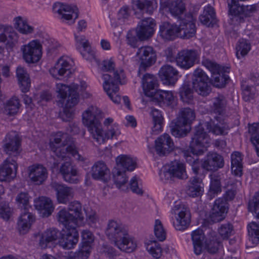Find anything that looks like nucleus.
Returning a JSON list of instances; mask_svg holds the SVG:
<instances>
[{
  "label": "nucleus",
  "instance_id": "obj_41",
  "mask_svg": "<svg viewBox=\"0 0 259 259\" xmlns=\"http://www.w3.org/2000/svg\"><path fill=\"white\" fill-rule=\"evenodd\" d=\"M17 77L21 91L26 93L30 87V80L26 70L22 67H18L16 70Z\"/></svg>",
  "mask_w": 259,
  "mask_h": 259
},
{
  "label": "nucleus",
  "instance_id": "obj_8",
  "mask_svg": "<svg viewBox=\"0 0 259 259\" xmlns=\"http://www.w3.org/2000/svg\"><path fill=\"white\" fill-rule=\"evenodd\" d=\"M74 61L71 57L63 56L50 69V73L53 77L58 79H61L63 76L68 77L74 72Z\"/></svg>",
  "mask_w": 259,
  "mask_h": 259
},
{
  "label": "nucleus",
  "instance_id": "obj_51",
  "mask_svg": "<svg viewBox=\"0 0 259 259\" xmlns=\"http://www.w3.org/2000/svg\"><path fill=\"white\" fill-rule=\"evenodd\" d=\"M248 232L249 240L253 244L259 243V224L252 222L248 225Z\"/></svg>",
  "mask_w": 259,
  "mask_h": 259
},
{
  "label": "nucleus",
  "instance_id": "obj_28",
  "mask_svg": "<svg viewBox=\"0 0 259 259\" xmlns=\"http://www.w3.org/2000/svg\"><path fill=\"white\" fill-rule=\"evenodd\" d=\"M61 232L56 229H49L40 235L39 244L42 249L55 246L59 240Z\"/></svg>",
  "mask_w": 259,
  "mask_h": 259
},
{
  "label": "nucleus",
  "instance_id": "obj_5",
  "mask_svg": "<svg viewBox=\"0 0 259 259\" xmlns=\"http://www.w3.org/2000/svg\"><path fill=\"white\" fill-rule=\"evenodd\" d=\"M68 210L65 208L61 209L58 213V221L65 227L72 224L75 226L81 227L84 225L85 221L82 213V206L77 201L71 202L68 205Z\"/></svg>",
  "mask_w": 259,
  "mask_h": 259
},
{
  "label": "nucleus",
  "instance_id": "obj_21",
  "mask_svg": "<svg viewBox=\"0 0 259 259\" xmlns=\"http://www.w3.org/2000/svg\"><path fill=\"white\" fill-rule=\"evenodd\" d=\"M0 41L6 42L7 50L11 51L18 43V34L11 26L0 25Z\"/></svg>",
  "mask_w": 259,
  "mask_h": 259
},
{
  "label": "nucleus",
  "instance_id": "obj_34",
  "mask_svg": "<svg viewBox=\"0 0 259 259\" xmlns=\"http://www.w3.org/2000/svg\"><path fill=\"white\" fill-rule=\"evenodd\" d=\"M114 245L120 250L131 252L136 248L137 245L128 233L123 235L114 237Z\"/></svg>",
  "mask_w": 259,
  "mask_h": 259
},
{
  "label": "nucleus",
  "instance_id": "obj_59",
  "mask_svg": "<svg viewBox=\"0 0 259 259\" xmlns=\"http://www.w3.org/2000/svg\"><path fill=\"white\" fill-rule=\"evenodd\" d=\"M205 125L206 130L209 132H211L214 134L218 135L225 134V127L218 124H214L212 121L205 122Z\"/></svg>",
  "mask_w": 259,
  "mask_h": 259
},
{
  "label": "nucleus",
  "instance_id": "obj_20",
  "mask_svg": "<svg viewBox=\"0 0 259 259\" xmlns=\"http://www.w3.org/2000/svg\"><path fill=\"white\" fill-rule=\"evenodd\" d=\"M76 46L82 57L89 62H95L98 64L99 60L96 58L94 51L91 49L88 40L84 36H78L75 34Z\"/></svg>",
  "mask_w": 259,
  "mask_h": 259
},
{
  "label": "nucleus",
  "instance_id": "obj_19",
  "mask_svg": "<svg viewBox=\"0 0 259 259\" xmlns=\"http://www.w3.org/2000/svg\"><path fill=\"white\" fill-rule=\"evenodd\" d=\"M199 56L197 51L195 50H183L178 53L176 61L179 67L188 69L195 64Z\"/></svg>",
  "mask_w": 259,
  "mask_h": 259
},
{
  "label": "nucleus",
  "instance_id": "obj_35",
  "mask_svg": "<svg viewBox=\"0 0 259 259\" xmlns=\"http://www.w3.org/2000/svg\"><path fill=\"white\" fill-rule=\"evenodd\" d=\"M28 211L24 210L17 222L18 229L21 234H24L27 233L35 221L34 216Z\"/></svg>",
  "mask_w": 259,
  "mask_h": 259
},
{
  "label": "nucleus",
  "instance_id": "obj_24",
  "mask_svg": "<svg viewBox=\"0 0 259 259\" xmlns=\"http://www.w3.org/2000/svg\"><path fill=\"white\" fill-rule=\"evenodd\" d=\"M155 149L158 155L165 156L174 149V143L170 136L167 134L161 135L155 141Z\"/></svg>",
  "mask_w": 259,
  "mask_h": 259
},
{
  "label": "nucleus",
  "instance_id": "obj_42",
  "mask_svg": "<svg viewBox=\"0 0 259 259\" xmlns=\"http://www.w3.org/2000/svg\"><path fill=\"white\" fill-rule=\"evenodd\" d=\"M201 183L202 180L197 177L191 178L187 187V194L192 197L199 196L203 191Z\"/></svg>",
  "mask_w": 259,
  "mask_h": 259
},
{
  "label": "nucleus",
  "instance_id": "obj_50",
  "mask_svg": "<svg viewBox=\"0 0 259 259\" xmlns=\"http://www.w3.org/2000/svg\"><path fill=\"white\" fill-rule=\"evenodd\" d=\"M20 107V104L19 99L16 97H14L7 101L5 106V109L8 114L12 115L18 112Z\"/></svg>",
  "mask_w": 259,
  "mask_h": 259
},
{
  "label": "nucleus",
  "instance_id": "obj_25",
  "mask_svg": "<svg viewBox=\"0 0 259 259\" xmlns=\"http://www.w3.org/2000/svg\"><path fill=\"white\" fill-rule=\"evenodd\" d=\"M155 25V21L151 18L142 20L136 28L137 37L141 40L148 39L153 35Z\"/></svg>",
  "mask_w": 259,
  "mask_h": 259
},
{
  "label": "nucleus",
  "instance_id": "obj_17",
  "mask_svg": "<svg viewBox=\"0 0 259 259\" xmlns=\"http://www.w3.org/2000/svg\"><path fill=\"white\" fill-rule=\"evenodd\" d=\"M180 23L179 25L180 37L184 39H189L194 37L196 32L195 25L196 19L193 15L188 13L182 16L180 19Z\"/></svg>",
  "mask_w": 259,
  "mask_h": 259
},
{
  "label": "nucleus",
  "instance_id": "obj_2",
  "mask_svg": "<svg viewBox=\"0 0 259 259\" xmlns=\"http://www.w3.org/2000/svg\"><path fill=\"white\" fill-rule=\"evenodd\" d=\"M3 148L10 156L0 166V181L10 182L16 176L17 156L21 151V140L17 132L11 131L6 136Z\"/></svg>",
  "mask_w": 259,
  "mask_h": 259
},
{
  "label": "nucleus",
  "instance_id": "obj_53",
  "mask_svg": "<svg viewBox=\"0 0 259 259\" xmlns=\"http://www.w3.org/2000/svg\"><path fill=\"white\" fill-rule=\"evenodd\" d=\"M30 197L27 192H21L19 193L16 198V203L19 208L24 210H28Z\"/></svg>",
  "mask_w": 259,
  "mask_h": 259
},
{
  "label": "nucleus",
  "instance_id": "obj_60",
  "mask_svg": "<svg viewBox=\"0 0 259 259\" xmlns=\"http://www.w3.org/2000/svg\"><path fill=\"white\" fill-rule=\"evenodd\" d=\"M146 249L156 258H159L161 255L162 249L160 245L155 242L147 244Z\"/></svg>",
  "mask_w": 259,
  "mask_h": 259
},
{
  "label": "nucleus",
  "instance_id": "obj_52",
  "mask_svg": "<svg viewBox=\"0 0 259 259\" xmlns=\"http://www.w3.org/2000/svg\"><path fill=\"white\" fill-rule=\"evenodd\" d=\"M179 93L181 99L184 102L189 103L193 100V91L188 84H183L180 89Z\"/></svg>",
  "mask_w": 259,
  "mask_h": 259
},
{
  "label": "nucleus",
  "instance_id": "obj_26",
  "mask_svg": "<svg viewBox=\"0 0 259 259\" xmlns=\"http://www.w3.org/2000/svg\"><path fill=\"white\" fill-rule=\"evenodd\" d=\"M51 186L56 192V197L59 203L67 204L73 198L74 191L71 187L56 182H52Z\"/></svg>",
  "mask_w": 259,
  "mask_h": 259
},
{
  "label": "nucleus",
  "instance_id": "obj_64",
  "mask_svg": "<svg viewBox=\"0 0 259 259\" xmlns=\"http://www.w3.org/2000/svg\"><path fill=\"white\" fill-rule=\"evenodd\" d=\"M193 243H205V236L202 230L198 229L192 232L191 234Z\"/></svg>",
  "mask_w": 259,
  "mask_h": 259
},
{
  "label": "nucleus",
  "instance_id": "obj_47",
  "mask_svg": "<svg viewBox=\"0 0 259 259\" xmlns=\"http://www.w3.org/2000/svg\"><path fill=\"white\" fill-rule=\"evenodd\" d=\"M127 177L126 171L117 169V172L114 175V185L116 187L123 191H127L129 188L127 185Z\"/></svg>",
  "mask_w": 259,
  "mask_h": 259
},
{
  "label": "nucleus",
  "instance_id": "obj_39",
  "mask_svg": "<svg viewBox=\"0 0 259 259\" xmlns=\"http://www.w3.org/2000/svg\"><path fill=\"white\" fill-rule=\"evenodd\" d=\"M116 164L117 169L121 168L123 171H133L137 165V163L128 155L121 154L116 158Z\"/></svg>",
  "mask_w": 259,
  "mask_h": 259
},
{
  "label": "nucleus",
  "instance_id": "obj_40",
  "mask_svg": "<svg viewBox=\"0 0 259 259\" xmlns=\"http://www.w3.org/2000/svg\"><path fill=\"white\" fill-rule=\"evenodd\" d=\"M153 101L157 102L160 106L165 105L171 106L175 102V98L171 92L159 90L152 96Z\"/></svg>",
  "mask_w": 259,
  "mask_h": 259
},
{
  "label": "nucleus",
  "instance_id": "obj_62",
  "mask_svg": "<svg viewBox=\"0 0 259 259\" xmlns=\"http://www.w3.org/2000/svg\"><path fill=\"white\" fill-rule=\"evenodd\" d=\"M129 188L134 193L138 195H142L143 191L138 184V178L137 176L133 177L130 181Z\"/></svg>",
  "mask_w": 259,
  "mask_h": 259
},
{
  "label": "nucleus",
  "instance_id": "obj_32",
  "mask_svg": "<svg viewBox=\"0 0 259 259\" xmlns=\"http://www.w3.org/2000/svg\"><path fill=\"white\" fill-rule=\"evenodd\" d=\"M227 203L224 198H219L215 200L210 218L212 222L216 223L222 221L225 218V213L227 212Z\"/></svg>",
  "mask_w": 259,
  "mask_h": 259
},
{
  "label": "nucleus",
  "instance_id": "obj_16",
  "mask_svg": "<svg viewBox=\"0 0 259 259\" xmlns=\"http://www.w3.org/2000/svg\"><path fill=\"white\" fill-rule=\"evenodd\" d=\"M77 227L72 224L65 227L67 229L66 231L63 233L61 232L58 241L60 246L64 249H72L75 248L79 239L78 232L76 228Z\"/></svg>",
  "mask_w": 259,
  "mask_h": 259
},
{
  "label": "nucleus",
  "instance_id": "obj_29",
  "mask_svg": "<svg viewBox=\"0 0 259 259\" xmlns=\"http://www.w3.org/2000/svg\"><path fill=\"white\" fill-rule=\"evenodd\" d=\"M91 175L94 180L104 183L108 182L110 179L109 169L104 162L100 161L96 162L92 166Z\"/></svg>",
  "mask_w": 259,
  "mask_h": 259
},
{
  "label": "nucleus",
  "instance_id": "obj_44",
  "mask_svg": "<svg viewBox=\"0 0 259 259\" xmlns=\"http://www.w3.org/2000/svg\"><path fill=\"white\" fill-rule=\"evenodd\" d=\"M215 13L213 7L208 5L204 7L203 12L199 16V21L207 26L213 25L215 23Z\"/></svg>",
  "mask_w": 259,
  "mask_h": 259
},
{
  "label": "nucleus",
  "instance_id": "obj_6",
  "mask_svg": "<svg viewBox=\"0 0 259 259\" xmlns=\"http://www.w3.org/2000/svg\"><path fill=\"white\" fill-rule=\"evenodd\" d=\"M195 118V112L191 108L181 109L178 116L170 124L171 134L178 138L186 136L190 131V124Z\"/></svg>",
  "mask_w": 259,
  "mask_h": 259
},
{
  "label": "nucleus",
  "instance_id": "obj_36",
  "mask_svg": "<svg viewBox=\"0 0 259 259\" xmlns=\"http://www.w3.org/2000/svg\"><path fill=\"white\" fill-rule=\"evenodd\" d=\"M155 0H132L134 10H138L143 14L151 15L156 8Z\"/></svg>",
  "mask_w": 259,
  "mask_h": 259
},
{
  "label": "nucleus",
  "instance_id": "obj_15",
  "mask_svg": "<svg viewBox=\"0 0 259 259\" xmlns=\"http://www.w3.org/2000/svg\"><path fill=\"white\" fill-rule=\"evenodd\" d=\"M202 64L211 72L213 85L217 88L224 87L229 79V76L224 73V68L207 59H203Z\"/></svg>",
  "mask_w": 259,
  "mask_h": 259
},
{
  "label": "nucleus",
  "instance_id": "obj_38",
  "mask_svg": "<svg viewBox=\"0 0 259 259\" xmlns=\"http://www.w3.org/2000/svg\"><path fill=\"white\" fill-rule=\"evenodd\" d=\"M143 88L145 94L148 96L152 97L158 85V81L156 77L152 74L147 73L142 78Z\"/></svg>",
  "mask_w": 259,
  "mask_h": 259
},
{
  "label": "nucleus",
  "instance_id": "obj_37",
  "mask_svg": "<svg viewBox=\"0 0 259 259\" xmlns=\"http://www.w3.org/2000/svg\"><path fill=\"white\" fill-rule=\"evenodd\" d=\"M210 185L207 196L210 199L214 198L222 191L221 178L218 172H213L209 175Z\"/></svg>",
  "mask_w": 259,
  "mask_h": 259
},
{
  "label": "nucleus",
  "instance_id": "obj_12",
  "mask_svg": "<svg viewBox=\"0 0 259 259\" xmlns=\"http://www.w3.org/2000/svg\"><path fill=\"white\" fill-rule=\"evenodd\" d=\"M160 177L164 181L171 180L174 178L185 179L187 178L185 166L180 161H171L164 167L160 173Z\"/></svg>",
  "mask_w": 259,
  "mask_h": 259
},
{
  "label": "nucleus",
  "instance_id": "obj_49",
  "mask_svg": "<svg viewBox=\"0 0 259 259\" xmlns=\"http://www.w3.org/2000/svg\"><path fill=\"white\" fill-rule=\"evenodd\" d=\"M248 132L251 134L250 140L255 147L256 152L259 157V123H254L249 126Z\"/></svg>",
  "mask_w": 259,
  "mask_h": 259
},
{
  "label": "nucleus",
  "instance_id": "obj_27",
  "mask_svg": "<svg viewBox=\"0 0 259 259\" xmlns=\"http://www.w3.org/2000/svg\"><path fill=\"white\" fill-rule=\"evenodd\" d=\"M224 165L223 157L217 153H208L205 157L202 167L207 171H215Z\"/></svg>",
  "mask_w": 259,
  "mask_h": 259
},
{
  "label": "nucleus",
  "instance_id": "obj_1",
  "mask_svg": "<svg viewBox=\"0 0 259 259\" xmlns=\"http://www.w3.org/2000/svg\"><path fill=\"white\" fill-rule=\"evenodd\" d=\"M53 141H51V150L59 158L66 160L60 166L59 171L64 180L70 183L77 184L79 182L78 170L72 165L70 156L78 161H84L85 159L80 155L76 147L72 143L71 137L66 133L58 132L53 135Z\"/></svg>",
  "mask_w": 259,
  "mask_h": 259
},
{
  "label": "nucleus",
  "instance_id": "obj_18",
  "mask_svg": "<svg viewBox=\"0 0 259 259\" xmlns=\"http://www.w3.org/2000/svg\"><path fill=\"white\" fill-rule=\"evenodd\" d=\"M176 223L174 226L177 230L187 229L191 223V215L188 206L183 204L176 205L174 208Z\"/></svg>",
  "mask_w": 259,
  "mask_h": 259
},
{
  "label": "nucleus",
  "instance_id": "obj_30",
  "mask_svg": "<svg viewBox=\"0 0 259 259\" xmlns=\"http://www.w3.org/2000/svg\"><path fill=\"white\" fill-rule=\"evenodd\" d=\"M159 75L164 84L173 85L178 80V71L172 66L165 65L159 70Z\"/></svg>",
  "mask_w": 259,
  "mask_h": 259
},
{
  "label": "nucleus",
  "instance_id": "obj_56",
  "mask_svg": "<svg viewBox=\"0 0 259 259\" xmlns=\"http://www.w3.org/2000/svg\"><path fill=\"white\" fill-rule=\"evenodd\" d=\"M236 56L238 59L245 56L250 50V45L244 39L240 40L236 46Z\"/></svg>",
  "mask_w": 259,
  "mask_h": 259
},
{
  "label": "nucleus",
  "instance_id": "obj_22",
  "mask_svg": "<svg viewBox=\"0 0 259 259\" xmlns=\"http://www.w3.org/2000/svg\"><path fill=\"white\" fill-rule=\"evenodd\" d=\"M28 175L30 181L37 185L42 184L48 177L47 168L42 164L37 163L28 167Z\"/></svg>",
  "mask_w": 259,
  "mask_h": 259
},
{
  "label": "nucleus",
  "instance_id": "obj_43",
  "mask_svg": "<svg viewBox=\"0 0 259 259\" xmlns=\"http://www.w3.org/2000/svg\"><path fill=\"white\" fill-rule=\"evenodd\" d=\"M166 6L170 13L179 19L182 16L185 15L184 12L186 10L185 6L182 0L169 1Z\"/></svg>",
  "mask_w": 259,
  "mask_h": 259
},
{
  "label": "nucleus",
  "instance_id": "obj_55",
  "mask_svg": "<svg viewBox=\"0 0 259 259\" xmlns=\"http://www.w3.org/2000/svg\"><path fill=\"white\" fill-rule=\"evenodd\" d=\"M241 89L242 98L245 101L249 102L255 98L256 90L254 87L246 84H242Z\"/></svg>",
  "mask_w": 259,
  "mask_h": 259
},
{
  "label": "nucleus",
  "instance_id": "obj_33",
  "mask_svg": "<svg viewBox=\"0 0 259 259\" xmlns=\"http://www.w3.org/2000/svg\"><path fill=\"white\" fill-rule=\"evenodd\" d=\"M159 32L162 38L167 40L180 37L179 25L176 24L164 22L160 26Z\"/></svg>",
  "mask_w": 259,
  "mask_h": 259
},
{
  "label": "nucleus",
  "instance_id": "obj_45",
  "mask_svg": "<svg viewBox=\"0 0 259 259\" xmlns=\"http://www.w3.org/2000/svg\"><path fill=\"white\" fill-rule=\"evenodd\" d=\"M231 170L236 176L241 177L242 175V157L241 153L238 151L234 152L231 155Z\"/></svg>",
  "mask_w": 259,
  "mask_h": 259
},
{
  "label": "nucleus",
  "instance_id": "obj_11",
  "mask_svg": "<svg viewBox=\"0 0 259 259\" xmlns=\"http://www.w3.org/2000/svg\"><path fill=\"white\" fill-rule=\"evenodd\" d=\"M192 85L194 91L202 96H206L211 92V86L206 74L200 68L195 69L192 75Z\"/></svg>",
  "mask_w": 259,
  "mask_h": 259
},
{
  "label": "nucleus",
  "instance_id": "obj_31",
  "mask_svg": "<svg viewBox=\"0 0 259 259\" xmlns=\"http://www.w3.org/2000/svg\"><path fill=\"white\" fill-rule=\"evenodd\" d=\"M34 206L42 217L50 216L54 209L52 200L46 197H39L34 202Z\"/></svg>",
  "mask_w": 259,
  "mask_h": 259
},
{
  "label": "nucleus",
  "instance_id": "obj_3",
  "mask_svg": "<svg viewBox=\"0 0 259 259\" xmlns=\"http://www.w3.org/2000/svg\"><path fill=\"white\" fill-rule=\"evenodd\" d=\"M87 87L84 81L80 82V85L73 83L70 86L63 83H57L56 85L57 92L58 96L61 99V102L67 98L66 104L63 108V111L60 113V117L63 120L69 121L74 116V107L79 101V91L82 92Z\"/></svg>",
  "mask_w": 259,
  "mask_h": 259
},
{
  "label": "nucleus",
  "instance_id": "obj_13",
  "mask_svg": "<svg viewBox=\"0 0 259 259\" xmlns=\"http://www.w3.org/2000/svg\"><path fill=\"white\" fill-rule=\"evenodd\" d=\"M228 3L229 12L233 16L232 19L240 23L244 21L241 16V13L246 16H250L257 10L256 4L240 6L237 0H228Z\"/></svg>",
  "mask_w": 259,
  "mask_h": 259
},
{
  "label": "nucleus",
  "instance_id": "obj_10",
  "mask_svg": "<svg viewBox=\"0 0 259 259\" xmlns=\"http://www.w3.org/2000/svg\"><path fill=\"white\" fill-rule=\"evenodd\" d=\"M23 59L27 63L38 62L42 56V45L37 39H34L21 47Z\"/></svg>",
  "mask_w": 259,
  "mask_h": 259
},
{
  "label": "nucleus",
  "instance_id": "obj_23",
  "mask_svg": "<svg viewBox=\"0 0 259 259\" xmlns=\"http://www.w3.org/2000/svg\"><path fill=\"white\" fill-rule=\"evenodd\" d=\"M53 10L61 16L62 19L66 20H72L73 22L78 16V10L75 6L56 3L53 6Z\"/></svg>",
  "mask_w": 259,
  "mask_h": 259
},
{
  "label": "nucleus",
  "instance_id": "obj_54",
  "mask_svg": "<svg viewBox=\"0 0 259 259\" xmlns=\"http://www.w3.org/2000/svg\"><path fill=\"white\" fill-rule=\"evenodd\" d=\"M103 88L107 95L113 101V78L108 74L103 75Z\"/></svg>",
  "mask_w": 259,
  "mask_h": 259
},
{
  "label": "nucleus",
  "instance_id": "obj_7",
  "mask_svg": "<svg viewBox=\"0 0 259 259\" xmlns=\"http://www.w3.org/2000/svg\"><path fill=\"white\" fill-rule=\"evenodd\" d=\"M81 243L78 249L71 251L66 256V259H88L92 251V245L95 239L92 232L88 230H83L81 233Z\"/></svg>",
  "mask_w": 259,
  "mask_h": 259
},
{
  "label": "nucleus",
  "instance_id": "obj_46",
  "mask_svg": "<svg viewBox=\"0 0 259 259\" xmlns=\"http://www.w3.org/2000/svg\"><path fill=\"white\" fill-rule=\"evenodd\" d=\"M227 100L223 95H218L212 99V111L213 113L221 115L225 110Z\"/></svg>",
  "mask_w": 259,
  "mask_h": 259
},
{
  "label": "nucleus",
  "instance_id": "obj_48",
  "mask_svg": "<svg viewBox=\"0 0 259 259\" xmlns=\"http://www.w3.org/2000/svg\"><path fill=\"white\" fill-rule=\"evenodd\" d=\"M15 28L21 33L28 34L33 31V27L21 17H17L14 20Z\"/></svg>",
  "mask_w": 259,
  "mask_h": 259
},
{
  "label": "nucleus",
  "instance_id": "obj_58",
  "mask_svg": "<svg viewBox=\"0 0 259 259\" xmlns=\"http://www.w3.org/2000/svg\"><path fill=\"white\" fill-rule=\"evenodd\" d=\"M154 234L156 237L160 241L164 240L166 238L165 231L159 220H156L155 222Z\"/></svg>",
  "mask_w": 259,
  "mask_h": 259
},
{
  "label": "nucleus",
  "instance_id": "obj_57",
  "mask_svg": "<svg viewBox=\"0 0 259 259\" xmlns=\"http://www.w3.org/2000/svg\"><path fill=\"white\" fill-rule=\"evenodd\" d=\"M233 231V226L229 223L222 224L218 229L220 235L224 239H228L231 235H232Z\"/></svg>",
  "mask_w": 259,
  "mask_h": 259
},
{
  "label": "nucleus",
  "instance_id": "obj_63",
  "mask_svg": "<svg viewBox=\"0 0 259 259\" xmlns=\"http://www.w3.org/2000/svg\"><path fill=\"white\" fill-rule=\"evenodd\" d=\"M248 208L250 211H253L259 219V194H255L252 199L249 202Z\"/></svg>",
  "mask_w": 259,
  "mask_h": 259
},
{
  "label": "nucleus",
  "instance_id": "obj_14",
  "mask_svg": "<svg viewBox=\"0 0 259 259\" xmlns=\"http://www.w3.org/2000/svg\"><path fill=\"white\" fill-rule=\"evenodd\" d=\"M136 56L140 62L138 71L139 75L141 72H145L146 69L154 64L156 61V54L153 48L150 46H143L138 49Z\"/></svg>",
  "mask_w": 259,
  "mask_h": 259
},
{
  "label": "nucleus",
  "instance_id": "obj_61",
  "mask_svg": "<svg viewBox=\"0 0 259 259\" xmlns=\"http://www.w3.org/2000/svg\"><path fill=\"white\" fill-rule=\"evenodd\" d=\"M12 214L11 209L6 202L0 203V217L5 220H8Z\"/></svg>",
  "mask_w": 259,
  "mask_h": 259
},
{
  "label": "nucleus",
  "instance_id": "obj_9",
  "mask_svg": "<svg viewBox=\"0 0 259 259\" xmlns=\"http://www.w3.org/2000/svg\"><path fill=\"white\" fill-rule=\"evenodd\" d=\"M210 139L201 125L197 126L192 138L190 148L192 153L196 155L202 154L209 146Z\"/></svg>",
  "mask_w": 259,
  "mask_h": 259
},
{
  "label": "nucleus",
  "instance_id": "obj_4",
  "mask_svg": "<svg viewBox=\"0 0 259 259\" xmlns=\"http://www.w3.org/2000/svg\"><path fill=\"white\" fill-rule=\"evenodd\" d=\"M104 113L97 106H91L82 114L83 125L88 128L93 138L99 144L104 143L109 137L103 132L101 120Z\"/></svg>",
  "mask_w": 259,
  "mask_h": 259
}]
</instances>
